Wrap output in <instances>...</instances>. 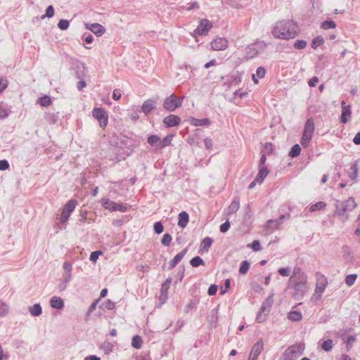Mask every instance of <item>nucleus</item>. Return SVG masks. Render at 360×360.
<instances>
[{
	"instance_id": "aec40b11",
	"label": "nucleus",
	"mask_w": 360,
	"mask_h": 360,
	"mask_svg": "<svg viewBox=\"0 0 360 360\" xmlns=\"http://www.w3.org/2000/svg\"><path fill=\"white\" fill-rule=\"evenodd\" d=\"M172 281V278L169 277V278H167L164 281V283L162 284L160 292H161V298H162V297L164 298L163 302H165V300L168 297V296H167L168 290L169 288V285H170Z\"/></svg>"
},
{
	"instance_id": "f257e3e1",
	"label": "nucleus",
	"mask_w": 360,
	"mask_h": 360,
	"mask_svg": "<svg viewBox=\"0 0 360 360\" xmlns=\"http://www.w3.org/2000/svg\"><path fill=\"white\" fill-rule=\"evenodd\" d=\"M271 33L276 39H290L299 34L300 29L293 20H282L276 24Z\"/></svg>"
},
{
	"instance_id": "f3484780",
	"label": "nucleus",
	"mask_w": 360,
	"mask_h": 360,
	"mask_svg": "<svg viewBox=\"0 0 360 360\" xmlns=\"http://www.w3.org/2000/svg\"><path fill=\"white\" fill-rule=\"evenodd\" d=\"M242 74L238 71L232 73L227 77L225 84L229 85H237L241 82Z\"/></svg>"
},
{
	"instance_id": "338daca9",
	"label": "nucleus",
	"mask_w": 360,
	"mask_h": 360,
	"mask_svg": "<svg viewBox=\"0 0 360 360\" xmlns=\"http://www.w3.org/2000/svg\"><path fill=\"white\" fill-rule=\"evenodd\" d=\"M115 304L110 300H107L105 302L102 304L101 307L106 309L108 310H112L115 308Z\"/></svg>"
},
{
	"instance_id": "37998d69",
	"label": "nucleus",
	"mask_w": 360,
	"mask_h": 360,
	"mask_svg": "<svg viewBox=\"0 0 360 360\" xmlns=\"http://www.w3.org/2000/svg\"><path fill=\"white\" fill-rule=\"evenodd\" d=\"M326 202H321V201L317 202L315 204H313L312 205H311V207H309V211L311 212H314L316 211H319V210H323L326 207Z\"/></svg>"
},
{
	"instance_id": "bf43d9fd",
	"label": "nucleus",
	"mask_w": 360,
	"mask_h": 360,
	"mask_svg": "<svg viewBox=\"0 0 360 360\" xmlns=\"http://www.w3.org/2000/svg\"><path fill=\"white\" fill-rule=\"evenodd\" d=\"M54 15V8L52 5H49L46 9L44 15L41 16V19H44L46 18H50Z\"/></svg>"
},
{
	"instance_id": "13d9d810",
	"label": "nucleus",
	"mask_w": 360,
	"mask_h": 360,
	"mask_svg": "<svg viewBox=\"0 0 360 360\" xmlns=\"http://www.w3.org/2000/svg\"><path fill=\"white\" fill-rule=\"evenodd\" d=\"M8 306L0 300V316H5L8 312Z\"/></svg>"
},
{
	"instance_id": "8fccbe9b",
	"label": "nucleus",
	"mask_w": 360,
	"mask_h": 360,
	"mask_svg": "<svg viewBox=\"0 0 360 360\" xmlns=\"http://www.w3.org/2000/svg\"><path fill=\"white\" fill-rule=\"evenodd\" d=\"M343 202L345 204V206L348 208L349 212L352 211L357 206L354 199L352 197L349 198L347 200L343 201Z\"/></svg>"
},
{
	"instance_id": "6e6d98bb",
	"label": "nucleus",
	"mask_w": 360,
	"mask_h": 360,
	"mask_svg": "<svg viewBox=\"0 0 360 360\" xmlns=\"http://www.w3.org/2000/svg\"><path fill=\"white\" fill-rule=\"evenodd\" d=\"M356 278H357V274H356L347 275L345 277V283L348 286H352L354 284Z\"/></svg>"
},
{
	"instance_id": "9b49d317",
	"label": "nucleus",
	"mask_w": 360,
	"mask_h": 360,
	"mask_svg": "<svg viewBox=\"0 0 360 360\" xmlns=\"http://www.w3.org/2000/svg\"><path fill=\"white\" fill-rule=\"evenodd\" d=\"M158 101L157 97H153L146 100L141 106L142 112L146 115H149L153 110L156 108V103Z\"/></svg>"
},
{
	"instance_id": "0e129e2a",
	"label": "nucleus",
	"mask_w": 360,
	"mask_h": 360,
	"mask_svg": "<svg viewBox=\"0 0 360 360\" xmlns=\"http://www.w3.org/2000/svg\"><path fill=\"white\" fill-rule=\"evenodd\" d=\"M153 229L155 233L160 234L164 231V226L161 221H156L153 225Z\"/></svg>"
},
{
	"instance_id": "864d4df0",
	"label": "nucleus",
	"mask_w": 360,
	"mask_h": 360,
	"mask_svg": "<svg viewBox=\"0 0 360 360\" xmlns=\"http://www.w3.org/2000/svg\"><path fill=\"white\" fill-rule=\"evenodd\" d=\"M307 42L304 39H297L293 44L295 49H304L307 46Z\"/></svg>"
},
{
	"instance_id": "09e8293b",
	"label": "nucleus",
	"mask_w": 360,
	"mask_h": 360,
	"mask_svg": "<svg viewBox=\"0 0 360 360\" xmlns=\"http://www.w3.org/2000/svg\"><path fill=\"white\" fill-rule=\"evenodd\" d=\"M266 228L267 229L271 230V231L279 228V225L278 221H275V219H269L266 221Z\"/></svg>"
},
{
	"instance_id": "ddd939ff",
	"label": "nucleus",
	"mask_w": 360,
	"mask_h": 360,
	"mask_svg": "<svg viewBox=\"0 0 360 360\" xmlns=\"http://www.w3.org/2000/svg\"><path fill=\"white\" fill-rule=\"evenodd\" d=\"M328 285V281L326 277L322 276V277L317 281L316 284L315 293L313 297L317 295V298H321L323 292L325 291Z\"/></svg>"
},
{
	"instance_id": "c03bdc74",
	"label": "nucleus",
	"mask_w": 360,
	"mask_h": 360,
	"mask_svg": "<svg viewBox=\"0 0 360 360\" xmlns=\"http://www.w3.org/2000/svg\"><path fill=\"white\" fill-rule=\"evenodd\" d=\"M250 262L248 260H244L240 263L239 268V274L244 275L248 273L250 269Z\"/></svg>"
},
{
	"instance_id": "39448f33",
	"label": "nucleus",
	"mask_w": 360,
	"mask_h": 360,
	"mask_svg": "<svg viewBox=\"0 0 360 360\" xmlns=\"http://www.w3.org/2000/svg\"><path fill=\"white\" fill-rule=\"evenodd\" d=\"M287 289H292V297L295 300L300 301L303 299L304 295L308 291V283L287 285Z\"/></svg>"
},
{
	"instance_id": "6ab92c4d",
	"label": "nucleus",
	"mask_w": 360,
	"mask_h": 360,
	"mask_svg": "<svg viewBox=\"0 0 360 360\" xmlns=\"http://www.w3.org/2000/svg\"><path fill=\"white\" fill-rule=\"evenodd\" d=\"M240 207V198L235 196L226 210V214L231 215L236 213Z\"/></svg>"
},
{
	"instance_id": "72a5a7b5",
	"label": "nucleus",
	"mask_w": 360,
	"mask_h": 360,
	"mask_svg": "<svg viewBox=\"0 0 360 360\" xmlns=\"http://www.w3.org/2000/svg\"><path fill=\"white\" fill-rule=\"evenodd\" d=\"M172 138L173 135L169 134L164 137L162 139H160V150L171 145Z\"/></svg>"
},
{
	"instance_id": "cd10ccee",
	"label": "nucleus",
	"mask_w": 360,
	"mask_h": 360,
	"mask_svg": "<svg viewBox=\"0 0 360 360\" xmlns=\"http://www.w3.org/2000/svg\"><path fill=\"white\" fill-rule=\"evenodd\" d=\"M160 137L158 135L152 134L148 136L147 142L150 146L154 147L155 150H160Z\"/></svg>"
},
{
	"instance_id": "c756f323",
	"label": "nucleus",
	"mask_w": 360,
	"mask_h": 360,
	"mask_svg": "<svg viewBox=\"0 0 360 360\" xmlns=\"http://www.w3.org/2000/svg\"><path fill=\"white\" fill-rule=\"evenodd\" d=\"M307 283V276H296L295 277H290L288 281L287 285L294 284V283Z\"/></svg>"
},
{
	"instance_id": "774afa93",
	"label": "nucleus",
	"mask_w": 360,
	"mask_h": 360,
	"mask_svg": "<svg viewBox=\"0 0 360 360\" xmlns=\"http://www.w3.org/2000/svg\"><path fill=\"white\" fill-rule=\"evenodd\" d=\"M248 247H250L254 251H259L262 250V246L259 240H255L252 243L248 244Z\"/></svg>"
},
{
	"instance_id": "c9c22d12",
	"label": "nucleus",
	"mask_w": 360,
	"mask_h": 360,
	"mask_svg": "<svg viewBox=\"0 0 360 360\" xmlns=\"http://www.w3.org/2000/svg\"><path fill=\"white\" fill-rule=\"evenodd\" d=\"M142 344H143V340H142V338H141V336H139L138 335L133 336L132 340H131V346L134 348H135L136 349H141L142 347Z\"/></svg>"
},
{
	"instance_id": "a878e982",
	"label": "nucleus",
	"mask_w": 360,
	"mask_h": 360,
	"mask_svg": "<svg viewBox=\"0 0 360 360\" xmlns=\"http://www.w3.org/2000/svg\"><path fill=\"white\" fill-rule=\"evenodd\" d=\"M77 203V201L75 199L68 200L63 208V212L70 216L71 213L74 211Z\"/></svg>"
},
{
	"instance_id": "e433bc0d",
	"label": "nucleus",
	"mask_w": 360,
	"mask_h": 360,
	"mask_svg": "<svg viewBox=\"0 0 360 360\" xmlns=\"http://www.w3.org/2000/svg\"><path fill=\"white\" fill-rule=\"evenodd\" d=\"M46 120L49 124H56L59 120V112L48 113L46 115Z\"/></svg>"
},
{
	"instance_id": "f704fd0d",
	"label": "nucleus",
	"mask_w": 360,
	"mask_h": 360,
	"mask_svg": "<svg viewBox=\"0 0 360 360\" xmlns=\"http://www.w3.org/2000/svg\"><path fill=\"white\" fill-rule=\"evenodd\" d=\"M37 103L41 106L47 107L51 104V98L47 95L43 96L37 99Z\"/></svg>"
},
{
	"instance_id": "e2e57ef3",
	"label": "nucleus",
	"mask_w": 360,
	"mask_h": 360,
	"mask_svg": "<svg viewBox=\"0 0 360 360\" xmlns=\"http://www.w3.org/2000/svg\"><path fill=\"white\" fill-rule=\"evenodd\" d=\"M291 272V268L290 266L281 267L278 269V273L284 277L290 276Z\"/></svg>"
},
{
	"instance_id": "0eeeda50",
	"label": "nucleus",
	"mask_w": 360,
	"mask_h": 360,
	"mask_svg": "<svg viewBox=\"0 0 360 360\" xmlns=\"http://www.w3.org/2000/svg\"><path fill=\"white\" fill-rule=\"evenodd\" d=\"M266 46L267 44L264 41H257L246 48V57L248 58H253L260 52L263 51L266 48Z\"/></svg>"
},
{
	"instance_id": "a19ab883",
	"label": "nucleus",
	"mask_w": 360,
	"mask_h": 360,
	"mask_svg": "<svg viewBox=\"0 0 360 360\" xmlns=\"http://www.w3.org/2000/svg\"><path fill=\"white\" fill-rule=\"evenodd\" d=\"M301 152V147L299 144H295L290 149L289 152V156L292 158H295L297 157Z\"/></svg>"
},
{
	"instance_id": "4be33fe9",
	"label": "nucleus",
	"mask_w": 360,
	"mask_h": 360,
	"mask_svg": "<svg viewBox=\"0 0 360 360\" xmlns=\"http://www.w3.org/2000/svg\"><path fill=\"white\" fill-rule=\"evenodd\" d=\"M314 129V120L311 117L308 118L304 124L303 134L313 136Z\"/></svg>"
},
{
	"instance_id": "20e7f679",
	"label": "nucleus",
	"mask_w": 360,
	"mask_h": 360,
	"mask_svg": "<svg viewBox=\"0 0 360 360\" xmlns=\"http://www.w3.org/2000/svg\"><path fill=\"white\" fill-rule=\"evenodd\" d=\"M184 96L178 97L172 94L164 100L163 107L168 112H174L181 106Z\"/></svg>"
},
{
	"instance_id": "b1692460",
	"label": "nucleus",
	"mask_w": 360,
	"mask_h": 360,
	"mask_svg": "<svg viewBox=\"0 0 360 360\" xmlns=\"http://www.w3.org/2000/svg\"><path fill=\"white\" fill-rule=\"evenodd\" d=\"M349 172H348L349 177L351 179L352 181L354 182L357 181V177H358V161H354L350 166Z\"/></svg>"
},
{
	"instance_id": "412c9836",
	"label": "nucleus",
	"mask_w": 360,
	"mask_h": 360,
	"mask_svg": "<svg viewBox=\"0 0 360 360\" xmlns=\"http://www.w3.org/2000/svg\"><path fill=\"white\" fill-rule=\"evenodd\" d=\"M213 242L214 240L212 238L205 237L200 243L199 252L202 253L207 252Z\"/></svg>"
},
{
	"instance_id": "a211bd4d",
	"label": "nucleus",
	"mask_w": 360,
	"mask_h": 360,
	"mask_svg": "<svg viewBox=\"0 0 360 360\" xmlns=\"http://www.w3.org/2000/svg\"><path fill=\"white\" fill-rule=\"evenodd\" d=\"M189 123L195 127H202V126H209L211 124V121L209 118H202L198 119L193 117H191L188 119Z\"/></svg>"
},
{
	"instance_id": "69168bd1",
	"label": "nucleus",
	"mask_w": 360,
	"mask_h": 360,
	"mask_svg": "<svg viewBox=\"0 0 360 360\" xmlns=\"http://www.w3.org/2000/svg\"><path fill=\"white\" fill-rule=\"evenodd\" d=\"M305 276L307 275L305 272L300 267V266H295L292 270V273L290 277H295L296 276Z\"/></svg>"
},
{
	"instance_id": "bb28decb",
	"label": "nucleus",
	"mask_w": 360,
	"mask_h": 360,
	"mask_svg": "<svg viewBox=\"0 0 360 360\" xmlns=\"http://www.w3.org/2000/svg\"><path fill=\"white\" fill-rule=\"evenodd\" d=\"M133 139H131V138H124V139L121 140L120 141V143L127 146V150L126 151V153H124V155L126 156H129L133 150H134V144H133Z\"/></svg>"
},
{
	"instance_id": "de8ad7c7",
	"label": "nucleus",
	"mask_w": 360,
	"mask_h": 360,
	"mask_svg": "<svg viewBox=\"0 0 360 360\" xmlns=\"http://www.w3.org/2000/svg\"><path fill=\"white\" fill-rule=\"evenodd\" d=\"M324 39L321 36L315 37L311 41V48L316 49L318 46L324 44Z\"/></svg>"
},
{
	"instance_id": "dca6fc26",
	"label": "nucleus",
	"mask_w": 360,
	"mask_h": 360,
	"mask_svg": "<svg viewBox=\"0 0 360 360\" xmlns=\"http://www.w3.org/2000/svg\"><path fill=\"white\" fill-rule=\"evenodd\" d=\"M264 349V342L263 340H259L252 347L250 353V356H252L255 359L258 358L262 350Z\"/></svg>"
},
{
	"instance_id": "9d476101",
	"label": "nucleus",
	"mask_w": 360,
	"mask_h": 360,
	"mask_svg": "<svg viewBox=\"0 0 360 360\" xmlns=\"http://www.w3.org/2000/svg\"><path fill=\"white\" fill-rule=\"evenodd\" d=\"M342 112L340 115V122L343 124L347 123L351 118L352 110L351 105H347L345 101H341Z\"/></svg>"
},
{
	"instance_id": "7ed1b4c3",
	"label": "nucleus",
	"mask_w": 360,
	"mask_h": 360,
	"mask_svg": "<svg viewBox=\"0 0 360 360\" xmlns=\"http://www.w3.org/2000/svg\"><path fill=\"white\" fill-rule=\"evenodd\" d=\"M304 350L302 344H295L288 347L282 354L284 360H295L301 356Z\"/></svg>"
},
{
	"instance_id": "f03ea898",
	"label": "nucleus",
	"mask_w": 360,
	"mask_h": 360,
	"mask_svg": "<svg viewBox=\"0 0 360 360\" xmlns=\"http://www.w3.org/2000/svg\"><path fill=\"white\" fill-rule=\"evenodd\" d=\"M274 293L272 292L268 297L262 302L259 311L256 317L257 323L264 322L269 315L274 302Z\"/></svg>"
},
{
	"instance_id": "4c0bfd02",
	"label": "nucleus",
	"mask_w": 360,
	"mask_h": 360,
	"mask_svg": "<svg viewBox=\"0 0 360 360\" xmlns=\"http://www.w3.org/2000/svg\"><path fill=\"white\" fill-rule=\"evenodd\" d=\"M336 26L337 25L335 22L331 20H325L322 22L321 24V28L324 30H327L329 29H335Z\"/></svg>"
},
{
	"instance_id": "052dcab7",
	"label": "nucleus",
	"mask_w": 360,
	"mask_h": 360,
	"mask_svg": "<svg viewBox=\"0 0 360 360\" xmlns=\"http://www.w3.org/2000/svg\"><path fill=\"white\" fill-rule=\"evenodd\" d=\"M103 253L101 250H96L91 253L89 257V260L93 263H96L100 255H102Z\"/></svg>"
},
{
	"instance_id": "5701e85b",
	"label": "nucleus",
	"mask_w": 360,
	"mask_h": 360,
	"mask_svg": "<svg viewBox=\"0 0 360 360\" xmlns=\"http://www.w3.org/2000/svg\"><path fill=\"white\" fill-rule=\"evenodd\" d=\"M189 221V215L186 211H182L178 216V226L182 229L185 228Z\"/></svg>"
},
{
	"instance_id": "6e6552de",
	"label": "nucleus",
	"mask_w": 360,
	"mask_h": 360,
	"mask_svg": "<svg viewBox=\"0 0 360 360\" xmlns=\"http://www.w3.org/2000/svg\"><path fill=\"white\" fill-rule=\"evenodd\" d=\"M92 115L98 120L101 128H105L108 125V115L103 108H94L92 110Z\"/></svg>"
},
{
	"instance_id": "603ef678",
	"label": "nucleus",
	"mask_w": 360,
	"mask_h": 360,
	"mask_svg": "<svg viewBox=\"0 0 360 360\" xmlns=\"http://www.w3.org/2000/svg\"><path fill=\"white\" fill-rule=\"evenodd\" d=\"M100 301V298H98L97 300H96L91 305L90 307H89L86 313V315H85V319L86 320H88L89 319V317L91 316V313L96 309V307H97V304L98 303V302Z\"/></svg>"
},
{
	"instance_id": "2f4dec72",
	"label": "nucleus",
	"mask_w": 360,
	"mask_h": 360,
	"mask_svg": "<svg viewBox=\"0 0 360 360\" xmlns=\"http://www.w3.org/2000/svg\"><path fill=\"white\" fill-rule=\"evenodd\" d=\"M101 203L105 209L108 210L110 212H113L112 208L115 206L116 202L109 200L108 198H103L101 200Z\"/></svg>"
},
{
	"instance_id": "2eb2a0df",
	"label": "nucleus",
	"mask_w": 360,
	"mask_h": 360,
	"mask_svg": "<svg viewBox=\"0 0 360 360\" xmlns=\"http://www.w3.org/2000/svg\"><path fill=\"white\" fill-rule=\"evenodd\" d=\"M86 29L94 33L97 37H101L105 32V28L98 22L86 24Z\"/></svg>"
},
{
	"instance_id": "49530a36",
	"label": "nucleus",
	"mask_w": 360,
	"mask_h": 360,
	"mask_svg": "<svg viewBox=\"0 0 360 360\" xmlns=\"http://www.w3.org/2000/svg\"><path fill=\"white\" fill-rule=\"evenodd\" d=\"M333 343L331 339H327L323 341L321 348L325 352H330L333 349Z\"/></svg>"
},
{
	"instance_id": "423d86ee",
	"label": "nucleus",
	"mask_w": 360,
	"mask_h": 360,
	"mask_svg": "<svg viewBox=\"0 0 360 360\" xmlns=\"http://www.w3.org/2000/svg\"><path fill=\"white\" fill-rule=\"evenodd\" d=\"M212 27V23L208 19H201L198 27L193 30L192 36L195 37V41H198L197 37L198 36L207 35Z\"/></svg>"
},
{
	"instance_id": "1a4fd4ad",
	"label": "nucleus",
	"mask_w": 360,
	"mask_h": 360,
	"mask_svg": "<svg viewBox=\"0 0 360 360\" xmlns=\"http://www.w3.org/2000/svg\"><path fill=\"white\" fill-rule=\"evenodd\" d=\"M335 214L340 217L343 222L348 220L349 214H347V212H349V210L345 206L343 201L339 200H335Z\"/></svg>"
},
{
	"instance_id": "680f3d73",
	"label": "nucleus",
	"mask_w": 360,
	"mask_h": 360,
	"mask_svg": "<svg viewBox=\"0 0 360 360\" xmlns=\"http://www.w3.org/2000/svg\"><path fill=\"white\" fill-rule=\"evenodd\" d=\"M70 26V22L65 19H61L58 23V27L61 30H66Z\"/></svg>"
},
{
	"instance_id": "4d7b16f0",
	"label": "nucleus",
	"mask_w": 360,
	"mask_h": 360,
	"mask_svg": "<svg viewBox=\"0 0 360 360\" xmlns=\"http://www.w3.org/2000/svg\"><path fill=\"white\" fill-rule=\"evenodd\" d=\"M172 240V236L169 233H166L163 235V237L161 240V243L162 245L167 247L170 245Z\"/></svg>"
},
{
	"instance_id": "473e14b6",
	"label": "nucleus",
	"mask_w": 360,
	"mask_h": 360,
	"mask_svg": "<svg viewBox=\"0 0 360 360\" xmlns=\"http://www.w3.org/2000/svg\"><path fill=\"white\" fill-rule=\"evenodd\" d=\"M100 349L104 352L105 354L108 355L112 352L113 345L110 342L105 340L101 345Z\"/></svg>"
},
{
	"instance_id": "ea45409f",
	"label": "nucleus",
	"mask_w": 360,
	"mask_h": 360,
	"mask_svg": "<svg viewBox=\"0 0 360 360\" xmlns=\"http://www.w3.org/2000/svg\"><path fill=\"white\" fill-rule=\"evenodd\" d=\"M199 303L198 300L192 299L189 301V302L184 307V312L188 313L190 312L193 309L195 308L197 305Z\"/></svg>"
},
{
	"instance_id": "f8f14e48",
	"label": "nucleus",
	"mask_w": 360,
	"mask_h": 360,
	"mask_svg": "<svg viewBox=\"0 0 360 360\" xmlns=\"http://www.w3.org/2000/svg\"><path fill=\"white\" fill-rule=\"evenodd\" d=\"M210 45L212 49L214 51H222L228 47L229 41L224 37H219L212 40Z\"/></svg>"
},
{
	"instance_id": "5fc2aeb1",
	"label": "nucleus",
	"mask_w": 360,
	"mask_h": 360,
	"mask_svg": "<svg viewBox=\"0 0 360 360\" xmlns=\"http://www.w3.org/2000/svg\"><path fill=\"white\" fill-rule=\"evenodd\" d=\"M312 139V136L308 134H302L301 138L300 143L304 148L308 147L311 140Z\"/></svg>"
},
{
	"instance_id": "393cba45",
	"label": "nucleus",
	"mask_w": 360,
	"mask_h": 360,
	"mask_svg": "<svg viewBox=\"0 0 360 360\" xmlns=\"http://www.w3.org/2000/svg\"><path fill=\"white\" fill-rule=\"evenodd\" d=\"M50 305L56 309H62L64 307V301L60 297L53 296L50 300Z\"/></svg>"
},
{
	"instance_id": "58836bf2",
	"label": "nucleus",
	"mask_w": 360,
	"mask_h": 360,
	"mask_svg": "<svg viewBox=\"0 0 360 360\" xmlns=\"http://www.w3.org/2000/svg\"><path fill=\"white\" fill-rule=\"evenodd\" d=\"M288 318L292 321H299L302 319V315L298 311H291L289 312Z\"/></svg>"
},
{
	"instance_id": "4468645a",
	"label": "nucleus",
	"mask_w": 360,
	"mask_h": 360,
	"mask_svg": "<svg viewBox=\"0 0 360 360\" xmlns=\"http://www.w3.org/2000/svg\"><path fill=\"white\" fill-rule=\"evenodd\" d=\"M163 124L167 128H171L178 126L181 122V118L176 115H169L163 119Z\"/></svg>"
},
{
	"instance_id": "3c124183",
	"label": "nucleus",
	"mask_w": 360,
	"mask_h": 360,
	"mask_svg": "<svg viewBox=\"0 0 360 360\" xmlns=\"http://www.w3.org/2000/svg\"><path fill=\"white\" fill-rule=\"evenodd\" d=\"M356 341V337L354 335H348L345 343L346 344L347 351H349L353 347L354 343Z\"/></svg>"
},
{
	"instance_id": "79ce46f5",
	"label": "nucleus",
	"mask_w": 360,
	"mask_h": 360,
	"mask_svg": "<svg viewBox=\"0 0 360 360\" xmlns=\"http://www.w3.org/2000/svg\"><path fill=\"white\" fill-rule=\"evenodd\" d=\"M190 264L193 267H198L200 265H205L204 260L200 256H195L190 260Z\"/></svg>"
},
{
	"instance_id": "7c9ffc66",
	"label": "nucleus",
	"mask_w": 360,
	"mask_h": 360,
	"mask_svg": "<svg viewBox=\"0 0 360 360\" xmlns=\"http://www.w3.org/2000/svg\"><path fill=\"white\" fill-rule=\"evenodd\" d=\"M29 311L33 316H39L42 314V308L39 303H36L29 307Z\"/></svg>"
},
{
	"instance_id": "c85d7f7f",
	"label": "nucleus",
	"mask_w": 360,
	"mask_h": 360,
	"mask_svg": "<svg viewBox=\"0 0 360 360\" xmlns=\"http://www.w3.org/2000/svg\"><path fill=\"white\" fill-rule=\"evenodd\" d=\"M269 172V171L266 166H259V172L256 176L257 181L259 183H262Z\"/></svg>"
},
{
	"instance_id": "a18cd8bd",
	"label": "nucleus",
	"mask_w": 360,
	"mask_h": 360,
	"mask_svg": "<svg viewBox=\"0 0 360 360\" xmlns=\"http://www.w3.org/2000/svg\"><path fill=\"white\" fill-rule=\"evenodd\" d=\"M188 247L185 248L179 253L176 255L174 256V257L172 259V260H174V262L175 263H176V264H178L181 261V259L184 258V257L186 255V253L188 252Z\"/></svg>"
}]
</instances>
